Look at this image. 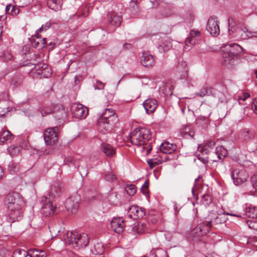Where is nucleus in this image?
I'll return each instance as SVG.
<instances>
[{"mask_svg": "<svg viewBox=\"0 0 257 257\" xmlns=\"http://www.w3.org/2000/svg\"><path fill=\"white\" fill-rule=\"evenodd\" d=\"M219 22L216 17H211L209 18L206 26L207 31L214 36H216L220 33V29L219 26Z\"/></svg>", "mask_w": 257, "mask_h": 257, "instance_id": "obj_13", "label": "nucleus"}, {"mask_svg": "<svg viewBox=\"0 0 257 257\" xmlns=\"http://www.w3.org/2000/svg\"><path fill=\"white\" fill-rule=\"evenodd\" d=\"M128 10L133 16H136L139 13L140 11L137 0L131 1Z\"/></svg>", "mask_w": 257, "mask_h": 257, "instance_id": "obj_29", "label": "nucleus"}, {"mask_svg": "<svg viewBox=\"0 0 257 257\" xmlns=\"http://www.w3.org/2000/svg\"><path fill=\"white\" fill-rule=\"evenodd\" d=\"M71 112L73 117L77 119L85 118L88 113L87 107L80 103H74L71 105Z\"/></svg>", "mask_w": 257, "mask_h": 257, "instance_id": "obj_10", "label": "nucleus"}, {"mask_svg": "<svg viewBox=\"0 0 257 257\" xmlns=\"http://www.w3.org/2000/svg\"><path fill=\"white\" fill-rule=\"evenodd\" d=\"M215 145L213 141H209L204 145H200L198 146V151L203 154H207L212 150Z\"/></svg>", "mask_w": 257, "mask_h": 257, "instance_id": "obj_24", "label": "nucleus"}, {"mask_svg": "<svg viewBox=\"0 0 257 257\" xmlns=\"http://www.w3.org/2000/svg\"><path fill=\"white\" fill-rule=\"evenodd\" d=\"M245 214L252 218H257V207L250 206L245 209Z\"/></svg>", "mask_w": 257, "mask_h": 257, "instance_id": "obj_30", "label": "nucleus"}, {"mask_svg": "<svg viewBox=\"0 0 257 257\" xmlns=\"http://www.w3.org/2000/svg\"><path fill=\"white\" fill-rule=\"evenodd\" d=\"M125 190L127 193L130 196L134 195L137 192V188L136 186L133 184L128 185L126 187Z\"/></svg>", "mask_w": 257, "mask_h": 257, "instance_id": "obj_40", "label": "nucleus"}, {"mask_svg": "<svg viewBox=\"0 0 257 257\" xmlns=\"http://www.w3.org/2000/svg\"><path fill=\"white\" fill-rule=\"evenodd\" d=\"M142 64L145 67L152 66L154 64L153 57L148 53H143L141 59Z\"/></svg>", "mask_w": 257, "mask_h": 257, "instance_id": "obj_25", "label": "nucleus"}, {"mask_svg": "<svg viewBox=\"0 0 257 257\" xmlns=\"http://www.w3.org/2000/svg\"><path fill=\"white\" fill-rule=\"evenodd\" d=\"M118 122L117 114L112 108H107L98 119L99 131L104 134L111 131L113 127Z\"/></svg>", "mask_w": 257, "mask_h": 257, "instance_id": "obj_3", "label": "nucleus"}, {"mask_svg": "<svg viewBox=\"0 0 257 257\" xmlns=\"http://www.w3.org/2000/svg\"><path fill=\"white\" fill-rule=\"evenodd\" d=\"M2 173H3V171H2L1 167H0V179H1V178L2 177Z\"/></svg>", "mask_w": 257, "mask_h": 257, "instance_id": "obj_64", "label": "nucleus"}, {"mask_svg": "<svg viewBox=\"0 0 257 257\" xmlns=\"http://www.w3.org/2000/svg\"><path fill=\"white\" fill-rule=\"evenodd\" d=\"M5 201L7 208L11 211L9 215L13 222L20 219L22 216L21 209L25 204L22 196L19 194H9Z\"/></svg>", "mask_w": 257, "mask_h": 257, "instance_id": "obj_2", "label": "nucleus"}, {"mask_svg": "<svg viewBox=\"0 0 257 257\" xmlns=\"http://www.w3.org/2000/svg\"><path fill=\"white\" fill-rule=\"evenodd\" d=\"M149 182L148 180H146L143 185L142 186L141 188V191L143 193V194L145 195H147L149 193Z\"/></svg>", "mask_w": 257, "mask_h": 257, "instance_id": "obj_43", "label": "nucleus"}, {"mask_svg": "<svg viewBox=\"0 0 257 257\" xmlns=\"http://www.w3.org/2000/svg\"><path fill=\"white\" fill-rule=\"evenodd\" d=\"M198 154L197 155V158L202 163L204 164H206L208 162V157L206 156H204V155H205L204 153L203 154Z\"/></svg>", "mask_w": 257, "mask_h": 257, "instance_id": "obj_47", "label": "nucleus"}, {"mask_svg": "<svg viewBox=\"0 0 257 257\" xmlns=\"http://www.w3.org/2000/svg\"><path fill=\"white\" fill-rule=\"evenodd\" d=\"M116 179L115 175L113 174L111 172H108L105 175V179L106 181L114 182L116 180Z\"/></svg>", "mask_w": 257, "mask_h": 257, "instance_id": "obj_44", "label": "nucleus"}, {"mask_svg": "<svg viewBox=\"0 0 257 257\" xmlns=\"http://www.w3.org/2000/svg\"><path fill=\"white\" fill-rule=\"evenodd\" d=\"M150 220L153 224L156 223L157 221V218L154 216H151L150 217Z\"/></svg>", "mask_w": 257, "mask_h": 257, "instance_id": "obj_59", "label": "nucleus"}, {"mask_svg": "<svg viewBox=\"0 0 257 257\" xmlns=\"http://www.w3.org/2000/svg\"><path fill=\"white\" fill-rule=\"evenodd\" d=\"M202 201L207 204H208L211 202V198L208 194L204 195L202 196Z\"/></svg>", "mask_w": 257, "mask_h": 257, "instance_id": "obj_51", "label": "nucleus"}, {"mask_svg": "<svg viewBox=\"0 0 257 257\" xmlns=\"http://www.w3.org/2000/svg\"><path fill=\"white\" fill-rule=\"evenodd\" d=\"M14 3L20 7H24L25 6H28L31 3L33 2V0H13Z\"/></svg>", "mask_w": 257, "mask_h": 257, "instance_id": "obj_39", "label": "nucleus"}, {"mask_svg": "<svg viewBox=\"0 0 257 257\" xmlns=\"http://www.w3.org/2000/svg\"><path fill=\"white\" fill-rule=\"evenodd\" d=\"M148 164L151 168H153L156 165H158L159 163L156 159H151L147 161Z\"/></svg>", "mask_w": 257, "mask_h": 257, "instance_id": "obj_52", "label": "nucleus"}, {"mask_svg": "<svg viewBox=\"0 0 257 257\" xmlns=\"http://www.w3.org/2000/svg\"><path fill=\"white\" fill-rule=\"evenodd\" d=\"M180 133L184 138L188 137H192L194 135V132L191 130L190 126H184L180 131Z\"/></svg>", "mask_w": 257, "mask_h": 257, "instance_id": "obj_32", "label": "nucleus"}, {"mask_svg": "<svg viewBox=\"0 0 257 257\" xmlns=\"http://www.w3.org/2000/svg\"><path fill=\"white\" fill-rule=\"evenodd\" d=\"M228 33L229 35H231L232 33L235 30V28H234V26L235 25V23L234 20L231 18H229L228 19Z\"/></svg>", "mask_w": 257, "mask_h": 257, "instance_id": "obj_41", "label": "nucleus"}, {"mask_svg": "<svg viewBox=\"0 0 257 257\" xmlns=\"http://www.w3.org/2000/svg\"><path fill=\"white\" fill-rule=\"evenodd\" d=\"M12 8V10L11 11L10 13L12 15H17L19 13V10L18 9H16L14 7H12L11 6H7L6 11L8 12L10 8Z\"/></svg>", "mask_w": 257, "mask_h": 257, "instance_id": "obj_49", "label": "nucleus"}, {"mask_svg": "<svg viewBox=\"0 0 257 257\" xmlns=\"http://www.w3.org/2000/svg\"><path fill=\"white\" fill-rule=\"evenodd\" d=\"M57 107L59 108L60 115H58L57 117L60 119L65 114L66 111L64 107L62 105H58Z\"/></svg>", "mask_w": 257, "mask_h": 257, "instance_id": "obj_48", "label": "nucleus"}, {"mask_svg": "<svg viewBox=\"0 0 257 257\" xmlns=\"http://www.w3.org/2000/svg\"><path fill=\"white\" fill-rule=\"evenodd\" d=\"M29 253L24 249H17L13 253V257H27Z\"/></svg>", "mask_w": 257, "mask_h": 257, "instance_id": "obj_37", "label": "nucleus"}, {"mask_svg": "<svg viewBox=\"0 0 257 257\" xmlns=\"http://www.w3.org/2000/svg\"><path fill=\"white\" fill-rule=\"evenodd\" d=\"M105 84L100 81H96L95 88L97 89H103Z\"/></svg>", "mask_w": 257, "mask_h": 257, "instance_id": "obj_56", "label": "nucleus"}, {"mask_svg": "<svg viewBox=\"0 0 257 257\" xmlns=\"http://www.w3.org/2000/svg\"><path fill=\"white\" fill-rule=\"evenodd\" d=\"M63 185L61 182H56L53 185L51 192L48 196H45V203L43 204L42 210V213L46 216L53 215L56 213V207L53 204V199L55 197L54 192L56 194L60 192Z\"/></svg>", "mask_w": 257, "mask_h": 257, "instance_id": "obj_4", "label": "nucleus"}, {"mask_svg": "<svg viewBox=\"0 0 257 257\" xmlns=\"http://www.w3.org/2000/svg\"><path fill=\"white\" fill-rule=\"evenodd\" d=\"M80 200V197L78 194L71 196L65 202L66 208L72 213H75L79 207Z\"/></svg>", "mask_w": 257, "mask_h": 257, "instance_id": "obj_12", "label": "nucleus"}, {"mask_svg": "<svg viewBox=\"0 0 257 257\" xmlns=\"http://www.w3.org/2000/svg\"><path fill=\"white\" fill-rule=\"evenodd\" d=\"M176 71L181 73V77L185 78L187 75L188 71V67L186 62L184 61H179L176 66Z\"/></svg>", "mask_w": 257, "mask_h": 257, "instance_id": "obj_21", "label": "nucleus"}, {"mask_svg": "<svg viewBox=\"0 0 257 257\" xmlns=\"http://www.w3.org/2000/svg\"><path fill=\"white\" fill-rule=\"evenodd\" d=\"M173 89V86L167 84L165 88V93L166 95H168L169 94H171L172 93Z\"/></svg>", "mask_w": 257, "mask_h": 257, "instance_id": "obj_54", "label": "nucleus"}, {"mask_svg": "<svg viewBox=\"0 0 257 257\" xmlns=\"http://www.w3.org/2000/svg\"><path fill=\"white\" fill-rule=\"evenodd\" d=\"M143 148L144 149H147V154L150 153V152H151V150H152V148L151 147L149 148H147L146 147H144Z\"/></svg>", "mask_w": 257, "mask_h": 257, "instance_id": "obj_62", "label": "nucleus"}, {"mask_svg": "<svg viewBox=\"0 0 257 257\" xmlns=\"http://www.w3.org/2000/svg\"><path fill=\"white\" fill-rule=\"evenodd\" d=\"M248 149L250 152H254L257 155V143H251L248 146Z\"/></svg>", "mask_w": 257, "mask_h": 257, "instance_id": "obj_50", "label": "nucleus"}, {"mask_svg": "<svg viewBox=\"0 0 257 257\" xmlns=\"http://www.w3.org/2000/svg\"><path fill=\"white\" fill-rule=\"evenodd\" d=\"M241 47L237 44L225 45L222 50V63L224 65H231L240 52Z\"/></svg>", "mask_w": 257, "mask_h": 257, "instance_id": "obj_6", "label": "nucleus"}, {"mask_svg": "<svg viewBox=\"0 0 257 257\" xmlns=\"http://www.w3.org/2000/svg\"><path fill=\"white\" fill-rule=\"evenodd\" d=\"M64 241H89V238L87 235L84 233L79 234L76 231H67L66 233L64 234Z\"/></svg>", "mask_w": 257, "mask_h": 257, "instance_id": "obj_11", "label": "nucleus"}, {"mask_svg": "<svg viewBox=\"0 0 257 257\" xmlns=\"http://www.w3.org/2000/svg\"><path fill=\"white\" fill-rule=\"evenodd\" d=\"M101 149L105 155L108 157H112L115 154V149L108 144H103Z\"/></svg>", "mask_w": 257, "mask_h": 257, "instance_id": "obj_26", "label": "nucleus"}, {"mask_svg": "<svg viewBox=\"0 0 257 257\" xmlns=\"http://www.w3.org/2000/svg\"><path fill=\"white\" fill-rule=\"evenodd\" d=\"M8 170L11 173H14L18 171L19 167L17 164L12 162H10L8 165Z\"/></svg>", "mask_w": 257, "mask_h": 257, "instance_id": "obj_42", "label": "nucleus"}, {"mask_svg": "<svg viewBox=\"0 0 257 257\" xmlns=\"http://www.w3.org/2000/svg\"><path fill=\"white\" fill-rule=\"evenodd\" d=\"M50 27V23H46L44 25H42L38 30V31L39 32H42L43 31H46L48 29H49Z\"/></svg>", "mask_w": 257, "mask_h": 257, "instance_id": "obj_57", "label": "nucleus"}, {"mask_svg": "<svg viewBox=\"0 0 257 257\" xmlns=\"http://www.w3.org/2000/svg\"><path fill=\"white\" fill-rule=\"evenodd\" d=\"M214 89L211 87L203 88L197 94V95L203 97L205 95H211L214 94Z\"/></svg>", "mask_w": 257, "mask_h": 257, "instance_id": "obj_33", "label": "nucleus"}, {"mask_svg": "<svg viewBox=\"0 0 257 257\" xmlns=\"http://www.w3.org/2000/svg\"><path fill=\"white\" fill-rule=\"evenodd\" d=\"M58 127L49 128L45 131L44 138L46 145H52L57 142L58 138Z\"/></svg>", "mask_w": 257, "mask_h": 257, "instance_id": "obj_9", "label": "nucleus"}, {"mask_svg": "<svg viewBox=\"0 0 257 257\" xmlns=\"http://www.w3.org/2000/svg\"><path fill=\"white\" fill-rule=\"evenodd\" d=\"M13 138V135L8 130H4L0 132V144H4L5 143L10 141Z\"/></svg>", "mask_w": 257, "mask_h": 257, "instance_id": "obj_27", "label": "nucleus"}, {"mask_svg": "<svg viewBox=\"0 0 257 257\" xmlns=\"http://www.w3.org/2000/svg\"><path fill=\"white\" fill-rule=\"evenodd\" d=\"M251 108L254 111V113L257 114V98L253 100Z\"/></svg>", "mask_w": 257, "mask_h": 257, "instance_id": "obj_55", "label": "nucleus"}, {"mask_svg": "<svg viewBox=\"0 0 257 257\" xmlns=\"http://www.w3.org/2000/svg\"><path fill=\"white\" fill-rule=\"evenodd\" d=\"M248 111H249V108L248 107H246L243 108V113L245 115H248Z\"/></svg>", "mask_w": 257, "mask_h": 257, "instance_id": "obj_61", "label": "nucleus"}, {"mask_svg": "<svg viewBox=\"0 0 257 257\" xmlns=\"http://www.w3.org/2000/svg\"><path fill=\"white\" fill-rule=\"evenodd\" d=\"M250 94L247 92L242 93L240 95H238V99L245 101L247 98L249 97Z\"/></svg>", "mask_w": 257, "mask_h": 257, "instance_id": "obj_53", "label": "nucleus"}, {"mask_svg": "<svg viewBox=\"0 0 257 257\" xmlns=\"http://www.w3.org/2000/svg\"><path fill=\"white\" fill-rule=\"evenodd\" d=\"M255 133L254 131L244 129L240 131L239 138L242 141H248L254 138Z\"/></svg>", "mask_w": 257, "mask_h": 257, "instance_id": "obj_23", "label": "nucleus"}, {"mask_svg": "<svg viewBox=\"0 0 257 257\" xmlns=\"http://www.w3.org/2000/svg\"><path fill=\"white\" fill-rule=\"evenodd\" d=\"M47 4L49 8L57 11L61 8L62 0H47Z\"/></svg>", "mask_w": 257, "mask_h": 257, "instance_id": "obj_28", "label": "nucleus"}, {"mask_svg": "<svg viewBox=\"0 0 257 257\" xmlns=\"http://www.w3.org/2000/svg\"><path fill=\"white\" fill-rule=\"evenodd\" d=\"M32 73L33 77L48 78L51 75L52 71L47 64L43 63L36 65Z\"/></svg>", "mask_w": 257, "mask_h": 257, "instance_id": "obj_7", "label": "nucleus"}, {"mask_svg": "<svg viewBox=\"0 0 257 257\" xmlns=\"http://www.w3.org/2000/svg\"><path fill=\"white\" fill-rule=\"evenodd\" d=\"M32 46L35 48L41 49L44 48L46 45V40L45 38L41 39L40 36L37 31L34 36H32L30 39Z\"/></svg>", "mask_w": 257, "mask_h": 257, "instance_id": "obj_17", "label": "nucleus"}, {"mask_svg": "<svg viewBox=\"0 0 257 257\" xmlns=\"http://www.w3.org/2000/svg\"><path fill=\"white\" fill-rule=\"evenodd\" d=\"M31 252L29 254V257H40V255L42 252V250L33 249L31 250Z\"/></svg>", "mask_w": 257, "mask_h": 257, "instance_id": "obj_46", "label": "nucleus"}, {"mask_svg": "<svg viewBox=\"0 0 257 257\" xmlns=\"http://www.w3.org/2000/svg\"><path fill=\"white\" fill-rule=\"evenodd\" d=\"M94 248L92 251L94 254H101L104 251L103 245L101 242H95L93 244Z\"/></svg>", "mask_w": 257, "mask_h": 257, "instance_id": "obj_34", "label": "nucleus"}, {"mask_svg": "<svg viewBox=\"0 0 257 257\" xmlns=\"http://www.w3.org/2000/svg\"><path fill=\"white\" fill-rule=\"evenodd\" d=\"M152 135L150 130L145 127H138L134 130L130 134V141L134 145L137 146L147 145L151 138Z\"/></svg>", "mask_w": 257, "mask_h": 257, "instance_id": "obj_5", "label": "nucleus"}, {"mask_svg": "<svg viewBox=\"0 0 257 257\" xmlns=\"http://www.w3.org/2000/svg\"><path fill=\"white\" fill-rule=\"evenodd\" d=\"M8 152L11 156H15L19 153L20 148L18 146L13 145L8 148Z\"/></svg>", "mask_w": 257, "mask_h": 257, "instance_id": "obj_38", "label": "nucleus"}, {"mask_svg": "<svg viewBox=\"0 0 257 257\" xmlns=\"http://www.w3.org/2000/svg\"><path fill=\"white\" fill-rule=\"evenodd\" d=\"M108 23L114 26L118 27L121 22V17L115 13H110L107 15Z\"/></svg>", "mask_w": 257, "mask_h": 257, "instance_id": "obj_19", "label": "nucleus"}, {"mask_svg": "<svg viewBox=\"0 0 257 257\" xmlns=\"http://www.w3.org/2000/svg\"><path fill=\"white\" fill-rule=\"evenodd\" d=\"M219 214L218 216L211 220H205L202 223H199L192 231L191 234L194 237H200L206 234L211 228L212 223L217 224L225 222L227 218L222 216V214H226L237 217H241L240 214H234L232 213L226 212L224 211H220L218 213Z\"/></svg>", "mask_w": 257, "mask_h": 257, "instance_id": "obj_1", "label": "nucleus"}, {"mask_svg": "<svg viewBox=\"0 0 257 257\" xmlns=\"http://www.w3.org/2000/svg\"><path fill=\"white\" fill-rule=\"evenodd\" d=\"M215 154L218 159H223L227 154V151L222 146H218L215 149Z\"/></svg>", "mask_w": 257, "mask_h": 257, "instance_id": "obj_31", "label": "nucleus"}, {"mask_svg": "<svg viewBox=\"0 0 257 257\" xmlns=\"http://www.w3.org/2000/svg\"><path fill=\"white\" fill-rule=\"evenodd\" d=\"M23 81V77L22 75L16 76L11 80V85L14 87H18L21 85Z\"/></svg>", "mask_w": 257, "mask_h": 257, "instance_id": "obj_35", "label": "nucleus"}, {"mask_svg": "<svg viewBox=\"0 0 257 257\" xmlns=\"http://www.w3.org/2000/svg\"><path fill=\"white\" fill-rule=\"evenodd\" d=\"M176 145L168 142L162 143L160 147V150L164 154H171L176 149Z\"/></svg>", "mask_w": 257, "mask_h": 257, "instance_id": "obj_20", "label": "nucleus"}, {"mask_svg": "<svg viewBox=\"0 0 257 257\" xmlns=\"http://www.w3.org/2000/svg\"><path fill=\"white\" fill-rule=\"evenodd\" d=\"M146 214L144 208L137 205L132 206L128 211V216L134 219L138 218H143Z\"/></svg>", "mask_w": 257, "mask_h": 257, "instance_id": "obj_15", "label": "nucleus"}, {"mask_svg": "<svg viewBox=\"0 0 257 257\" xmlns=\"http://www.w3.org/2000/svg\"><path fill=\"white\" fill-rule=\"evenodd\" d=\"M132 47V45L128 43H125L123 45V48L124 49H130Z\"/></svg>", "mask_w": 257, "mask_h": 257, "instance_id": "obj_60", "label": "nucleus"}, {"mask_svg": "<svg viewBox=\"0 0 257 257\" xmlns=\"http://www.w3.org/2000/svg\"><path fill=\"white\" fill-rule=\"evenodd\" d=\"M149 227V224L146 221H141L138 224L137 230L138 233L145 232Z\"/></svg>", "mask_w": 257, "mask_h": 257, "instance_id": "obj_36", "label": "nucleus"}, {"mask_svg": "<svg viewBox=\"0 0 257 257\" xmlns=\"http://www.w3.org/2000/svg\"><path fill=\"white\" fill-rule=\"evenodd\" d=\"M143 106L147 114L153 113L158 106L157 101L154 98H148L143 102Z\"/></svg>", "mask_w": 257, "mask_h": 257, "instance_id": "obj_18", "label": "nucleus"}, {"mask_svg": "<svg viewBox=\"0 0 257 257\" xmlns=\"http://www.w3.org/2000/svg\"><path fill=\"white\" fill-rule=\"evenodd\" d=\"M200 35V32L198 31L192 30L189 33V36L187 38L185 42L184 50L188 51L190 48L195 45L197 42V38Z\"/></svg>", "mask_w": 257, "mask_h": 257, "instance_id": "obj_14", "label": "nucleus"}, {"mask_svg": "<svg viewBox=\"0 0 257 257\" xmlns=\"http://www.w3.org/2000/svg\"><path fill=\"white\" fill-rule=\"evenodd\" d=\"M162 38L163 39V41L161 44L159 45L158 49L161 52L162 51L165 52L168 51L172 47V45L170 38L167 36L164 35Z\"/></svg>", "mask_w": 257, "mask_h": 257, "instance_id": "obj_22", "label": "nucleus"}, {"mask_svg": "<svg viewBox=\"0 0 257 257\" xmlns=\"http://www.w3.org/2000/svg\"><path fill=\"white\" fill-rule=\"evenodd\" d=\"M231 178L235 185H239L245 182L248 175L244 169H235L231 173Z\"/></svg>", "mask_w": 257, "mask_h": 257, "instance_id": "obj_8", "label": "nucleus"}, {"mask_svg": "<svg viewBox=\"0 0 257 257\" xmlns=\"http://www.w3.org/2000/svg\"><path fill=\"white\" fill-rule=\"evenodd\" d=\"M40 256V257H45V252L42 250V252L41 253Z\"/></svg>", "mask_w": 257, "mask_h": 257, "instance_id": "obj_63", "label": "nucleus"}, {"mask_svg": "<svg viewBox=\"0 0 257 257\" xmlns=\"http://www.w3.org/2000/svg\"><path fill=\"white\" fill-rule=\"evenodd\" d=\"M42 115H46V114H50L52 112V111L51 110H47L46 109H43V110L42 111Z\"/></svg>", "mask_w": 257, "mask_h": 257, "instance_id": "obj_58", "label": "nucleus"}, {"mask_svg": "<svg viewBox=\"0 0 257 257\" xmlns=\"http://www.w3.org/2000/svg\"><path fill=\"white\" fill-rule=\"evenodd\" d=\"M250 181L253 188L257 191V173L251 176Z\"/></svg>", "mask_w": 257, "mask_h": 257, "instance_id": "obj_45", "label": "nucleus"}, {"mask_svg": "<svg viewBox=\"0 0 257 257\" xmlns=\"http://www.w3.org/2000/svg\"><path fill=\"white\" fill-rule=\"evenodd\" d=\"M111 227L116 233H121L124 227V220L121 217H113L110 223Z\"/></svg>", "mask_w": 257, "mask_h": 257, "instance_id": "obj_16", "label": "nucleus"}]
</instances>
